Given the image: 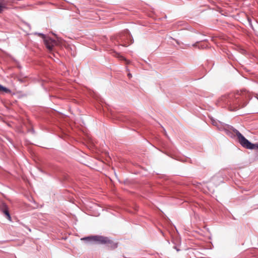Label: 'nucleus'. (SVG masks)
Here are the masks:
<instances>
[{
    "instance_id": "1",
    "label": "nucleus",
    "mask_w": 258,
    "mask_h": 258,
    "mask_svg": "<svg viewBox=\"0 0 258 258\" xmlns=\"http://www.w3.org/2000/svg\"><path fill=\"white\" fill-rule=\"evenodd\" d=\"M250 97V93L242 90L223 96L221 100L227 106L229 110L236 111L244 107Z\"/></svg>"
},
{
    "instance_id": "2",
    "label": "nucleus",
    "mask_w": 258,
    "mask_h": 258,
    "mask_svg": "<svg viewBox=\"0 0 258 258\" xmlns=\"http://www.w3.org/2000/svg\"><path fill=\"white\" fill-rule=\"evenodd\" d=\"M82 240H89L100 244H105L111 249H114L117 246V244L109 238L100 235L86 237L82 238Z\"/></svg>"
},
{
    "instance_id": "3",
    "label": "nucleus",
    "mask_w": 258,
    "mask_h": 258,
    "mask_svg": "<svg viewBox=\"0 0 258 258\" xmlns=\"http://www.w3.org/2000/svg\"><path fill=\"white\" fill-rule=\"evenodd\" d=\"M232 131L236 135L240 144L244 148L249 149H254L255 144H252L249 142L236 129H232Z\"/></svg>"
},
{
    "instance_id": "4",
    "label": "nucleus",
    "mask_w": 258,
    "mask_h": 258,
    "mask_svg": "<svg viewBox=\"0 0 258 258\" xmlns=\"http://www.w3.org/2000/svg\"><path fill=\"white\" fill-rule=\"evenodd\" d=\"M44 43L46 47L49 50H51L54 45H56L57 42L56 41L52 40L49 37H44Z\"/></svg>"
},
{
    "instance_id": "5",
    "label": "nucleus",
    "mask_w": 258,
    "mask_h": 258,
    "mask_svg": "<svg viewBox=\"0 0 258 258\" xmlns=\"http://www.w3.org/2000/svg\"><path fill=\"white\" fill-rule=\"evenodd\" d=\"M0 210L6 215V217L9 220H11V217L8 210V208L5 203H0Z\"/></svg>"
},
{
    "instance_id": "6",
    "label": "nucleus",
    "mask_w": 258,
    "mask_h": 258,
    "mask_svg": "<svg viewBox=\"0 0 258 258\" xmlns=\"http://www.w3.org/2000/svg\"><path fill=\"white\" fill-rule=\"evenodd\" d=\"M5 8V4L3 2H0V13H2Z\"/></svg>"
},
{
    "instance_id": "7",
    "label": "nucleus",
    "mask_w": 258,
    "mask_h": 258,
    "mask_svg": "<svg viewBox=\"0 0 258 258\" xmlns=\"http://www.w3.org/2000/svg\"><path fill=\"white\" fill-rule=\"evenodd\" d=\"M6 89L5 88L3 87L2 85H0V90H5Z\"/></svg>"
},
{
    "instance_id": "8",
    "label": "nucleus",
    "mask_w": 258,
    "mask_h": 258,
    "mask_svg": "<svg viewBox=\"0 0 258 258\" xmlns=\"http://www.w3.org/2000/svg\"><path fill=\"white\" fill-rule=\"evenodd\" d=\"M255 149H258V143L255 144Z\"/></svg>"
},
{
    "instance_id": "9",
    "label": "nucleus",
    "mask_w": 258,
    "mask_h": 258,
    "mask_svg": "<svg viewBox=\"0 0 258 258\" xmlns=\"http://www.w3.org/2000/svg\"><path fill=\"white\" fill-rule=\"evenodd\" d=\"M225 132H226V134L227 135H229V132L227 130H226V129H225Z\"/></svg>"
},
{
    "instance_id": "10",
    "label": "nucleus",
    "mask_w": 258,
    "mask_h": 258,
    "mask_svg": "<svg viewBox=\"0 0 258 258\" xmlns=\"http://www.w3.org/2000/svg\"><path fill=\"white\" fill-rule=\"evenodd\" d=\"M213 124L215 125H217V123L215 121H213Z\"/></svg>"
},
{
    "instance_id": "11",
    "label": "nucleus",
    "mask_w": 258,
    "mask_h": 258,
    "mask_svg": "<svg viewBox=\"0 0 258 258\" xmlns=\"http://www.w3.org/2000/svg\"><path fill=\"white\" fill-rule=\"evenodd\" d=\"M128 76H129V77H130L131 76V75L130 74H128Z\"/></svg>"
},
{
    "instance_id": "12",
    "label": "nucleus",
    "mask_w": 258,
    "mask_h": 258,
    "mask_svg": "<svg viewBox=\"0 0 258 258\" xmlns=\"http://www.w3.org/2000/svg\"><path fill=\"white\" fill-rule=\"evenodd\" d=\"M197 46V44L196 43L194 44V46Z\"/></svg>"
},
{
    "instance_id": "13",
    "label": "nucleus",
    "mask_w": 258,
    "mask_h": 258,
    "mask_svg": "<svg viewBox=\"0 0 258 258\" xmlns=\"http://www.w3.org/2000/svg\"><path fill=\"white\" fill-rule=\"evenodd\" d=\"M120 57L121 58V59H124V57L123 56H120Z\"/></svg>"
}]
</instances>
